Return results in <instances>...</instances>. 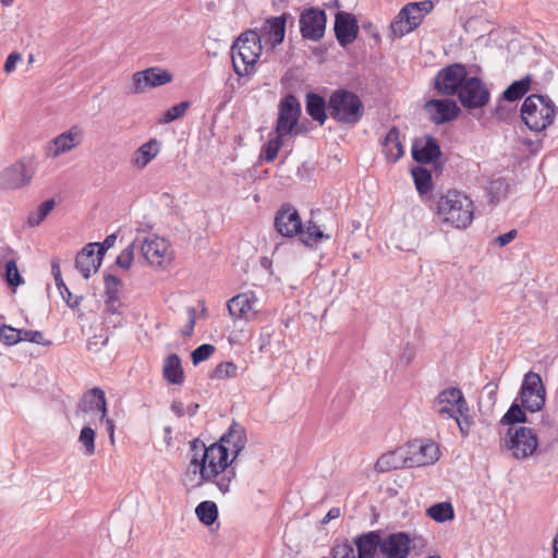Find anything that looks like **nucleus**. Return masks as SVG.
<instances>
[{
	"mask_svg": "<svg viewBox=\"0 0 558 558\" xmlns=\"http://www.w3.org/2000/svg\"><path fill=\"white\" fill-rule=\"evenodd\" d=\"M408 468H418L436 463L440 450L432 440L414 439L403 446Z\"/></svg>",
	"mask_w": 558,
	"mask_h": 558,
	"instance_id": "12",
	"label": "nucleus"
},
{
	"mask_svg": "<svg viewBox=\"0 0 558 558\" xmlns=\"http://www.w3.org/2000/svg\"><path fill=\"white\" fill-rule=\"evenodd\" d=\"M531 82L532 78L530 75H526L523 78L513 82L504 92V98L508 101H514L522 98L530 90Z\"/></svg>",
	"mask_w": 558,
	"mask_h": 558,
	"instance_id": "36",
	"label": "nucleus"
},
{
	"mask_svg": "<svg viewBox=\"0 0 558 558\" xmlns=\"http://www.w3.org/2000/svg\"><path fill=\"white\" fill-rule=\"evenodd\" d=\"M412 156L417 162H433L440 156V147L436 138L425 136L413 143Z\"/></svg>",
	"mask_w": 558,
	"mask_h": 558,
	"instance_id": "27",
	"label": "nucleus"
},
{
	"mask_svg": "<svg viewBox=\"0 0 558 558\" xmlns=\"http://www.w3.org/2000/svg\"><path fill=\"white\" fill-rule=\"evenodd\" d=\"M380 541L381 538L374 532L359 536L355 541L359 558H372L376 549H379Z\"/></svg>",
	"mask_w": 558,
	"mask_h": 558,
	"instance_id": "33",
	"label": "nucleus"
},
{
	"mask_svg": "<svg viewBox=\"0 0 558 558\" xmlns=\"http://www.w3.org/2000/svg\"><path fill=\"white\" fill-rule=\"evenodd\" d=\"M97 242L88 243L76 255L75 268L82 274L85 279H88L92 274L97 272L102 257L96 253Z\"/></svg>",
	"mask_w": 558,
	"mask_h": 558,
	"instance_id": "26",
	"label": "nucleus"
},
{
	"mask_svg": "<svg viewBox=\"0 0 558 558\" xmlns=\"http://www.w3.org/2000/svg\"><path fill=\"white\" fill-rule=\"evenodd\" d=\"M104 422L106 423V426H107V432L109 435L110 442L113 445L114 444V428H116L114 422L111 418H109L108 415L106 416Z\"/></svg>",
	"mask_w": 558,
	"mask_h": 558,
	"instance_id": "63",
	"label": "nucleus"
},
{
	"mask_svg": "<svg viewBox=\"0 0 558 558\" xmlns=\"http://www.w3.org/2000/svg\"><path fill=\"white\" fill-rule=\"evenodd\" d=\"M54 278V281H56V286L58 287L59 291H60V294L62 295L63 300L66 302V304L70 306V307H75L78 305V301L75 300L73 302H70L69 299L65 298L64 293H63V287L65 286L63 279H62V275L60 277H53Z\"/></svg>",
	"mask_w": 558,
	"mask_h": 558,
	"instance_id": "61",
	"label": "nucleus"
},
{
	"mask_svg": "<svg viewBox=\"0 0 558 558\" xmlns=\"http://www.w3.org/2000/svg\"><path fill=\"white\" fill-rule=\"evenodd\" d=\"M189 107H190L189 101H182L178 105L172 106L165 112V116L160 120V122L161 123H170V122L183 117Z\"/></svg>",
	"mask_w": 558,
	"mask_h": 558,
	"instance_id": "50",
	"label": "nucleus"
},
{
	"mask_svg": "<svg viewBox=\"0 0 558 558\" xmlns=\"http://www.w3.org/2000/svg\"><path fill=\"white\" fill-rule=\"evenodd\" d=\"M300 113L301 107L298 99L292 95L287 96L280 104L275 134L283 138L298 135Z\"/></svg>",
	"mask_w": 558,
	"mask_h": 558,
	"instance_id": "15",
	"label": "nucleus"
},
{
	"mask_svg": "<svg viewBox=\"0 0 558 558\" xmlns=\"http://www.w3.org/2000/svg\"><path fill=\"white\" fill-rule=\"evenodd\" d=\"M433 8L434 3L430 0L410 2L404 5L390 25L391 36L400 38L414 31Z\"/></svg>",
	"mask_w": 558,
	"mask_h": 558,
	"instance_id": "5",
	"label": "nucleus"
},
{
	"mask_svg": "<svg viewBox=\"0 0 558 558\" xmlns=\"http://www.w3.org/2000/svg\"><path fill=\"white\" fill-rule=\"evenodd\" d=\"M274 225L276 231L287 238L301 233L303 228L299 211L290 204L280 207L275 216Z\"/></svg>",
	"mask_w": 558,
	"mask_h": 558,
	"instance_id": "21",
	"label": "nucleus"
},
{
	"mask_svg": "<svg viewBox=\"0 0 558 558\" xmlns=\"http://www.w3.org/2000/svg\"><path fill=\"white\" fill-rule=\"evenodd\" d=\"M246 441L245 428L241 424L233 422L228 432L221 436L217 444L225 445L228 448V452L231 451L233 456L232 459L234 460L245 448Z\"/></svg>",
	"mask_w": 558,
	"mask_h": 558,
	"instance_id": "28",
	"label": "nucleus"
},
{
	"mask_svg": "<svg viewBox=\"0 0 558 558\" xmlns=\"http://www.w3.org/2000/svg\"><path fill=\"white\" fill-rule=\"evenodd\" d=\"M162 375L165 379L170 384H183L184 373L181 365V360L178 354L172 353L166 357L162 366Z\"/></svg>",
	"mask_w": 558,
	"mask_h": 558,
	"instance_id": "31",
	"label": "nucleus"
},
{
	"mask_svg": "<svg viewBox=\"0 0 558 558\" xmlns=\"http://www.w3.org/2000/svg\"><path fill=\"white\" fill-rule=\"evenodd\" d=\"M341 512H340V509L339 508H331L327 514L325 515V518L322 520V523L323 524H327L329 521L331 520H335V519H338L340 517Z\"/></svg>",
	"mask_w": 558,
	"mask_h": 558,
	"instance_id": "62",
	"label": "nucleus"
},
{
	"mask_svg": "<svg viewBox=\"0 0 558 558\" xmlns=\"http://www.w3.org/2000/svg\"><path fill=\"white\" fill-rule=\"evenodd\" d=\"M333 29L339 45L345 47L357 38V20L351 13L339 11L335 16Z\"/></svg>",
	"mask_w": 558,
	"mask_h": 558,
	"instance_id": "24",
	"label": "nucleus"
},
{
	"mask_svg": "<svg viewBox=\"0 0 558 558\" xmlns=\"http://www.w3.org/2000/svg\"><path fill=\"white\" fill-rule=\"evenodd\" d=\"M109 337L106 333L95 335L87 341V350L97 353L108 343Z\"/></svg>",
	"mask_w": 558,
	"mask_h": 558,
	"instance_id": "53",
	"label": "nucleus"
},
{
	"mask_svg": "<svg viewBox=\"0 0 558 558\" xmlns=\"http://www.w3.org/2000/svg\"><path fill=\"white\" fill-rule=\"evenodd\" d=\"M331 558H355L354 549L348 544L337 545L332 548Z\"/></svg>",
	"mask_w": 558,
	"mask_h": 558,
	"instance_id": "54",
	"label": "nucleus"
},
{
	"mask_svg": "<svg viewBox=\"0 0 558 558\" xmlns=\"http://www.w3.org/2000/svg\"><path fill=\"white\" fill-rule=\"evenodd\" d=\"M257 298L254 292H243L227 302V308L233 319L251 322L257 316Z\"/></svg>",
	"mask_w": 558,
	"mask_h": 558,
	"instance_id": "19",
	"label": "nucleus"
},
{
	"mask_svg": "<svg viewBox=\"0 0 558 558\" xmlns=\"http://www.w3.org/2000/svg\"><path fill=\"white\" fill-rule=\"evenodd\" d=\"M191 448L193 456L190 461V470L192 469L194 474H199L195 486L213 483L222 494L228 493L231 482L235 477V471L230 468L233 459L229 460L228 448L216 442L206 447L198 439L192 441Z\"/></svg>",
	"mask_w": 558,
	"mask_h": 558,
	"instance_id": "1",
	"label": "nucleus"
},
{
	"mask_svg": "<svg viewBox=\"0 0 558 558\" xmlns=\"http://www.w3.org/2000/svg\"><path fill=\"white\" fill-rule=\"evenodd\" d=\"M383 151L390 162H396L403 156L404 150L400 141V131L396 126L391 128L385 136Z\"/></svg>",
	"mask_w": 558,
	"mask_h": 558,
	"instance_id": "30",
	"label": "nucleus"
},
{
	"mask_svg": "<svg viewBox=\"0 0 558 558\" xmlns=\"http://www.w3.org/2000/svg\"><path fill=\"white\" fill-rule=\"evenodd\" d=\"M437 216L444 223L465 229L473 221V201L462 192L450 190L437 202Z\"/></svg>",
	"mask_w": 558,
	"mask_h": 558,
	"instance_id": "2",
	"label": "nucleus"
},
{
	"mask_svg": "<svg viewBox=\"0 0 558 558\" xmlns=\"http://www.w3.org/2000/svg\"><path fill=\"white\" fill-rule=\"evenodd\" d=\"M21 341H28L44 347L51 345L50 340H46L44 333L37 330L21 329Z\"/></svg>",
	"mask_w": 558,
	"mask_h": 558,
	"instance_id": "51",
	"label": "nucleus"
},
{
	"mask_svg": "<svg viewBox=\"0 0 558 558\" xmlns=\"http://www.w3.org/2000/svg\"><path fill=\"white\" fill-rule=\"evenodd\" d=\"M468 70L461 63H453L441 69L435 77V88L440 95L454 96L468 78Z\"/></svg>",
	"mask_w": 558,
	"mask_h": 558,
	"instance_id": "16",
	"label": "nucleus"
},
{
	"mask_svg": "<svg viewBox=\"0 0 558 558\" xmlns=\"http://www.w3.org/2000/svg\"><path fill=\"white\" fill-rule=\"evenodd\" d=\"M412 177L417 192L423 195L432 190V173L423 167L412 169Z\"/></svg>",
	"mask_w": 558,
	"mask_h": 558,
	"instance_id": "37",
	"label": "nucleus"
},
{
	"mask_svg": "<svg viewBox=\"0 0 558 558\" xmlns=\"http://www.w3.org/2000/svg\"><path fill=\"white\" fill-rule=\"evenodd\" d=\"M427 515L437 522H446L453 519L454 512L450 502L435 504L427 509Z\"/></svg>",
	"mask_w": 558,
	"mask_h": 558,
	"instance_id": "38",
	"label": "nucleus"
},
{
	"mask_svg": "<svg viewBox=\"0 0 558 558\" xmlns=\"http://www.w3.org/2000/svg\"><path fill=\"white\" fill-rule=\"evenodd\" d=\"M284 138L275 134L274 137L269 138L267 144L263 148V157L265 161L271 162L277 156L279 149L283 146Z\"/></svg>",
	"mask_w": 558,
	"mask_h": 558,
	"instance_id": "45",
	"label": "nucleus"
},
{
	"mask_svg": "<svg viewBox=\"0 0 558 558\" xmlns=\"http://www.w3.org/2000/svg\"><path fill=\"white\" fill-rule=\"evenodd\" d=\"M54 206H56V202L52 198L43 202L35 211H32L28 215L27 223L31 227L39 226L46 219V217L51 213V210L54 208Z\"/></svg>",
	"mask_w": 558,
	"mask_h": 558,
	"instance_id": "39",
	"label": "nucleus"
},
{
	"mask_svg": "<svg viewBox=\"0 0 558 558\" xmlns=\"http://www.w3.org/2000/svg\"><path fill=\"white\" fill-rule=\"evenodd\" d=\"M519 398L522 407L531 412L543 409L546 400V390L542 381V377L534 372L524 375Z\"/></svg>",
	"mask_w": 558,
	"mask_h": 558,
	"instance_id": "11",
	"label": "nucleus"
},
{
	"mask_svg": "<svg viewBox=\"0 0 558 558\" xmlns=\"http://www.w3.org/2000/svg\"><path fill=\"white\" fill-rule=\"evenodd\" d=\"M187 318L186 325L181 329V333L185 337H190L193 333L196 324V310L194 307L187 308Z\"/></svg>",
	"mask_w": 558,
	"mask_h": 558,
	"instance_id": "56",
	"label": "nucleus"
},
{
	"mask_svg": "<svg viewBox=\"0 0 558 558\" xmlns=\"http://www.w3.org/2000/svg\"><path fill=\"white\" fill-rule=\"evenodd\" d=\"M509 191L508 182L502 178L494 179L489 182L488 193L492 202H499L506 197Z\"/></svg>",
	"mask_w": 558,
	"mask_h": 558,
	"instance_id": "42",
	"label": "nucleus"
},
{
	"mask_svg": "<svg viewBox=\"0 0 558 558\" xmlns=\"http://www.w3.org/2000/svg\"><path fill=\"white\" fill-rule=\"evenodd\" d=\"M236 372V366L231 362L220 363L217 365L215 369V375L218 378H226L230 376H234Z\"/></svg>",
	"mask_w": 558,
	"mask_h": 558,
	"instance_id": "55",
	"label": "nucleus"
},
{
	"mask_svg": "<svg viewBox=\"0 0 558 558\" xmlns=\"http://www.w3.org/2000/svg\"><path fill=\"white\" fill-rule=\"evenodd\" d=\"M158 154V142L149 140L140 146L132 156V165L137 169H144Z\"/></svg>",
	"mask_w": 558,
	"mask_h": 558,
	"instance_id": "32",
	"label": "nucleus"
},
{
	"mask_svg": "<svg viewBox=\"0 0 558 558\" xmlns=\"http://www.w3.org/2000/svg\"><path fill=\"white\" fill-rule=\"evenodd\" d=\"M195 514L204 525L209 526L218 518V507L214 501H202L195 508Z\"/></svg>",
	"mask_w": 558,
	"mask_h": 558,
	"instance_id": "35",
	"label": "nucleus"
},
{
	"mask_svg": "<svg viewBox=\"0 0 558 558\" xmlns=\"http://www.w3.org/2000/svg\"><path fill=\"white\" fill-rule=\"evenodd\" d=\"M527 422L526 415L523 412V410L520 408V405L513 403L510 409L507 411V413L502 416L501 423L502 424H514V423H522Z\"/></svg>",
	"mask_w": 558,
	"mask_h": 558,
	"instance_id": "49",
	"label": "nucleus"
},
{
	"mask_svg": "<svg viewBox=\"0 0 558 558\" xmlns=\"http://www.w3.org/2000/svg\"><path fill=\"white\" fill-rule=\"evenodd\" d=\"M306 111L314 120H316L320 124H323L327 118L326 102H325L324 98L314 93L307 94Z\"/></svg>",
	"mask_w": 558,
	"mask_h": 558,
	"instance_id": "34",
	"label": "nucleus"
},
{
	"mask_svg": "<svg viewBox=\"0 0 558 558\" xmlns=\"http://www.w3.org/2000/svg\"><path fill=\"white\" fill-rule=\"evenodd\" d=\"M451 417L454 418L461 435L466 437L470 434L471 427L474 423L470 414L468 402L463 404V408H459L457 414Z\"/></svg>",
	"mask_w": 558,
	"mask_h": 558,
	"instance_id": "41",
	"label": "nucleus"
},
{
	"mask_svg": "<svg viewBox=\"0 0 558 558\" xmlns=\"http://www.w3.org/2000/svg\"><path fill=\"white\" fill-rule=\"evenodd\" d=\"M117 240V235L114 233L107 235L102 243H98L96 246V253L104 257L105 253L111 248Z\"/></svg>",
	"mask_w": 558,
	"mask_h": 558,
	"instance_id": "57",
	"label": "nucleus"
},
{
	"mask_svg": "<svg viewBox=\"0 0 558 558\" xmlns=\"http://www.w3.org/2000/svg\"><path fill=\"white\" fill-rule=\"evenodd\" d=\"M135 250H138V244H137L136 238L117 257V260H116L117 265L120 268L128 270L132 266Z\"/></svg>",
	"mask_w": 558,
	"mask_h": 558,
	"instance_id": "46",
	"label": "nucleus"
},
{
	"mask_svg": "<svg viewBox=\"0 0 558 558\" xmlns=\"http://www.w3.org/2000/svg\"><path fill=\"white\" fill-rule=\"evenodd\" d=\"M286 19V14L267 19L257 32L259 43L262 44V40H264L266 44H269L271 48L280 45L284 39Z\"/></svg>",
	"mask_w": 558,
	"mask_h": 558,
	"instance_id": "25",
	"label": "nucleus"
},
{
	"mask_svg": "<svg viewBox=\"0 0 558 558\" xmlns=\"http://www.w3.org/2000/svg\"><path fill=\"white\" fill-rule=\"evenodd\" d=\"M138 250L145 260L154 268L167 269L173 260L170 243L158 235L136 236Z\"/></svg>",
	"mask_w": 558,
	"mask_h": 558,
	"instance_id": "8",
	"label": "nucleus"
},
{
	"mask_svg": "<svg viewBox=\"0 0 558 558\" xmlns=\"http://www.w3.org/2000/svg\"><path fill=\"white\" fill-rule=\"evenodd\" d=\"M263 47L256 31L242 33L231 47V60L239 76H248L255 72Z\"/></svg>",
	"mask_w": 558,
	"mask_h": 558,
	"instance_id": "3",
	"label": "nucleus"
},
{
	"mask_svg": "<svg viewBox=\"0 0 558 558\" xmlns=\"http://www.w3.org/2000/svg\"><path fill=\"white\" fill-rule=\"evenodd\" d=\"M501 444L515 460H525L534 454L538 446L537 435L530 427L511 426Z\"/></svg>",
	"mask_w": 558,
	"mask_h": 558,
	"instance_id": "6",
	"label": "nucleus"
},
{
	"mask_svg": "<svg viewBox=\"0 0 558 558\" xmlns=\"http://www.w3.org/2000/svg\"><path fill=\"white\" fill-rule=\"evenodd\" d=\"M457 96L461 105L469 109H481L489 102L490 93L477 76H468Z\"/></svg>",
	"mask_w": 558,
	"mask_h": 558,
	"instance_id": "14",
	"label": "nucleus"
},
{
	"mask_svg": "<svg viewBox=\"0 0 558 558\" xmlns=\"http://www.w3.org/2000/svg\"><path fill=\"white\" fill-rule=\"evenodd\" d=\"M34 173L31 161L17 160L0 172V189L4 191L23 189L31 183Z\"/></svg>",
	"mask_w": 558,
	"mask_h": 558,
	"instance_id": "13",
	"label": "nucleus"
},
{
	"mask_svg": "<svg viewBox=\"0 0 558 558\" xmlns=\"http://www.w3.org/2000/svg\"><path fill=\"white\" fill-rule=\"evenodd\" d=\"M411 539L407 533H392L379 542V553L384 558H408Z\"/></svg>",
	"mask_w": 558,
	"mask_h": 558,
	"instance_id": "22",
	"label": "nucleus"
},
{
	"mask_svg": "<svg viewBox=\"0 0 558 558\" xmlns=\"http://www.w3.org/2000/svg\"><path fill=\"white\" fill-rule=\"evenodd\" d=\"M83 142V131L78 125H73L69 130L62 132L58 136L50 140L45 148V156L49 159H57L63 154H66Z\"/></svg>",
	"mask_w": 558,
	"mask_h": 558,
	"instance_id": "17",
	"label": "nucleus"
},
{
	"mask_svg": "<svg viewBox=\"0 0 558 558\" xmlns=\"http://www.w3.org/2000/svg\"><path fill=\"white\" fill-rule=\"evenodd\" d=\"M0 340L5 345H14L21 342V329L13 328L9 325L0 327Z\"/></svg>",
	"mask_w": 558,
	"mask_h": 558,
	"instance_id": "48",
	"label": "nucleus"
},
{
	"mask_svg": "<svg viewBox=\"0 0 558 558\" xmlns=\"http://www.w3.org/2000/svg\"><path fill=\"white\" fill-rule=\"evenodd\" d=\"M424 109L428 114L430 121L436 124H441L454 120L459 113L460 108L452 99H432L428 100Z\"/></svg>",
	"mask_w": 558,
	"mask_h": 558,
	"instance_id": "23",
	"label": "nucleus"
},
{
	"mask_svg": "<svg viewBox=\"0 0 558 558\" xmlns=\"http://www.w3.org/2000/svg\"><path fill=\"white\" fill-rule=\"evenodd\" d=\"M108 414L107 400L105 391L98 387L84 392L76 410V415L84 423H102Z\"/></svg>",
	"mask_w": 558,
	"mask_h": 558,
	"instance_id": "9",
	"label": "nucleus"
},
{
	"mask_svg": "<svg viewBox=\"0 0 558 558\" xmlns=\"http://www.w3.org/2000/svg\"><path fill=\"white\" fill-rule=\"evenodd\" d=\"M172 74L168 70L160 68H148L132 74L130 81L124 86L126 95H140L148 89L156 88L171 83Z\"/></svg>",
	"mask_w": 558,
	"mask_h": 558,
	"instance_id": "10",
	"label": "nucleus"
},
{
	"mask_svg": "<svg viewBox=\"0 0 558 558\" xmlns=\"http://www.w3.org/2000/svg\"><path fill=\"white\" fill-rule=\"evenodd\" d=\"M20 61H21V54L19 52L10 53L7 58L4 66H3L4 72L8 74L12 73L15 70L17 62H20Z\"/></svg>",
	"mask_w": 558,
	"mask_h": 558,
	"instance_id": "58",
	"label": "nucleus"
},
{
	"mask_svg": "<svg viewBox=\"0 0 558 558\" xmlns=\"http://www.w3.org/2000/svg\"><path fill=\"white\" fill-rule=\"evenodd\" d=\"M300 234L302 236V242L305 243L306 245H313L322 239L330 238V235L324 234V232L319 229L317 225L312 222H308L305 231L302 230Z\"/></svg>",
	"mask_w": 558,
	"mask_h": 558,
	"instance_id": "43",
	"label": "nucleus"
},
{
	"mask_svg": "<svg viewBox=\"0 0 558 558\" xmlns=\"http://www.w3.org/2000/svg\"><path fill=\"white\" fill-rule=\"evenodd\" d=\"M96 424L85 423L78 436V441L84 447V452L86 456H93L95 453L96 433L93 427Z\"/></svg>",
	"mask_w": 558,
	"mask_h": 558,
	"instance_id": "40",
	"label": "nucleus"
},
{
	"mask_svg": "<svg viewBox=\"0 0 558 558\" xmlns=\"http://www.w3.org/2000/svg\"><path fill=\"white\" fill-rule=\"evenodd\" d=\"M556 106L548 96L533 94L525 98L521 107V119L534 132H541L553 124Z\"/></svg>",
	"mask_w": 558,
	"mask_h": 558,
	"instance_id": "4",
	"label": "nucleus"
},
{
	"mask_svg": "<svg viewBox=\"0 0 558 558\" xmlns=\"http://www.w3.org/2000/svg\"><path fill=\"white\" fill-rule=\"evenodd\" d=\"M4 277L9 286L17 287L22 283V277L17 269L16 259L10 258L4 264Z\"/></svg>",
	"mask_w": 558,
	"mask_h": 558,
	"instance_id": "47",
	"label": "nucleus"
},
{
	"mask_svg": "<svg viewBox=\"0 0 558 558\" xmlns=\"http://www.w3.org/2000/svg\"><path fill=\"white\" fill-rule=\"evenodd\" d=\"M328 110L335 120L354 124L363 116V104L355 94L338 90L330 96Z\"/></svg>",
	"mask_w": 558,
	"mask_h": 558,
	"instance_id": "7",
	"label": "nucleus"
},
{
	"mask_svg": "<svg viewBox=\"0 0 558 558\" xmlns=\"http://www.w3.org/2000/svg\"><path fill=\"white\" fill-rule=\"evenodd\" d=\"M497 385L496 384H493V383H489L487 384L485 387H484V391L487 393L488 398L492 400V401H495V398H496V393H497Z\"/></svg>",
	"mask_w": 558,
	"mask_h": 558,
	"instance_id": "64",
	"label": "nucleus"
},
{
	"mask_svg": "<svg viewBox=\"0 0 558 558\" xmlns=\"http://www.w3.org/2000/svg\"><path fill=\"white\" fill-rule=\"evenodd\" d=\"M517 233V230L512 229L509 232L497 236L495 242L500 247L506 246L515 239Z\"/></svg>",
	"mask_w": 558,
	"mask_h": 558,
	"instance_id": "59",
	"label": "nucleus"
},
{
	"mask_svg": "<svg viewBox=\"0 0 558 558\" xmlns=\"http://www.w3.org/2000/svg\"><path fill=\"white\" fill-rule=\"evenodd\" d=\"M401 468H408L403 447L384 453L375 463V470L380 473L390 472Z\"/></svg>",
	"mask_w": 558,
	"mask_h": 558,
	"instance_id": "29",
	"label": "nucleus"
},
{
	"mask_svg": "<svg viewBox=\"0 0 558 558\" xmlns=\"http://www.w3.org/2000/svg\"><path fill=\"white\" fill-rule=\"evenodd\" d=\"M299 22L303 38L318 41L324 37L327 17L323 10L306 9L301 13Z\"/></svg>",
	"mask_w": 558,
	"mask_h": 558,
	"instance_id": "18",
	"label": "nucleus"
},
{
	"mask_svg": "<svg viewBox=\"0 0 558 558\" xmlns=\"http://www.w3.org/2000/svg\"><path fill=\"white\" fill-rule=\"evenodd\" d=\"M215 347L213 344H202L198 348H196L192 354V362L194 365L199 364L203 361H206L210 357V355L215 352Z\"/></svg>",
	"mask_w": 558,
	"mask_h": 558,
	"instance_id": "52",
	"label": "nucleus"
},
{
	"mask_svg": "<svg viewBox=\"0 0 558 558\" xmlns=\"http://www.w3.org/2000/svg\"><path fill=\"white\" fill-rule=\"evenodd\" d=\"M121 286H122V282L118 277H116L113 275H106L105 276L106 299H108V301H111V302H118Z\"/></svg>",
	"mask_w": 558,
	"mask_h": 558,
	"instance_id": "44",
	"label": "nucleus"
},
{
	"mask_svg": "<svg viewBox=\"0 0 558 558\" xmlns=\"http://www.w3.org/2000/svg\"><path fill=\"white\" fill-rule=\"evenodd\" d=\"M466 402L459 388H447L440 391L433 402V410L442 418L454 416L459 408Z\"/></svg>",
	"mask_w": 558,
	"mask_h": 558,
	"instance_id": "20",
	"label": "nucleus"
},
{
	"mask_svg": "<svg viewBox=\"0 0 558 558\" xmlns=\"http://www.w3.org/2000/svg\"><path fill=\"white\" fill-rule=\"evenodd\" d=\"M10 258H15V252L8 245H0V265H4Z\"/></svg>",
	"mask_w": 558,
	"mask_h": 558,
	"instance_id": "60",
	"label": "nucleus"
}]
</instances>
